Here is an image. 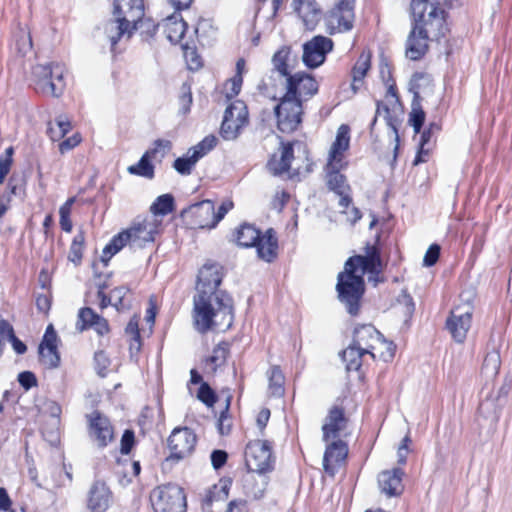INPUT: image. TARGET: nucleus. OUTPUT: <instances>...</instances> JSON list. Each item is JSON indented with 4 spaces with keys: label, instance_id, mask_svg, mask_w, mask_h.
<instances>
[{
    "label": "nucleus",
    "instance_id": "nucleus-1",
    "mask_svg": "<svg viewBox=\"0 0 512 512\" xmlns=\"http://www.w3.org/2000/svg\"><path fill=\"white\" fill-rule=\"evenodd\" d=\"M223 279V267L207 262L199 270L194 296V321L199 332L213 327L230 328L234 319L232 298L218 287Z\"/></svg>",
    "mask_w": 512,
    "mask_h": 512
},
{
    "label": "nucleus",
    "instance_id": "nucleus-2",
    "mask_svg": "<svg viewBox=\"0 0 512 512\" xmlns=\"http://www.w3.org/2000/svg\"><path fill=\"white\" fill-rule=\"evenodd\" d=\"M447 0H412L411 31L406 40V56L418 61L428 52L429 41H440L449 28L446 23Z\"/></svg>",
    "mask_w": 512,
    "mask_h": 512
},
{
    "label": "nucleus",
    "instance_id": "nucleus-3",
    "mask_svg": "<svg viewBox=\"0 0 512 512\" xmlns=\"http://www.w3.org/2000/svg\"><path fill=\"white\" fill-rule=\"evenodd\" d=\"M284 83L286 93L274 111L278 129L283 133H292L302 121L303 101L317 94L319 85L315 78L306 72L292 74Z\"/></svg>",
    "mask_w": 512,
    "mask_h": 512
},
{
    "label": "nucleus",
    "instance_id": "nucleus-4",
    "mask_svg": "<svg viewBox=\"0 0 512 512\" xmlns=\"http://www.w3.org/2000/svg\"><path fill=\"white\" fill-rule=\"evenodd\" d=\"M115 21H110L105 31L111 43V49L125 34L130 37L145 15L144 0H114Z\"/></svg>",
    "mask_w": 512,
    "mask_h": 512
},
{
    "label": "nucleus",
    "instance_id": "nucleus-5",
    "mask_svg": "<svg viewBox=\"0 0 512 512\" xmlns=\"http://www.w3.org/2000/svg\"><path fill=\"white\" fill-rule=\"evenodd\" d=\"M336 291L339 301L351 316L360 312L361 300L365 293V280L344 265V270L337 276Z\"/></svg>",
    "mask_w": 512,
    "mask_h": 512
},
{
    "label": "nucleus",
    "instance_id": "nucleus-6",
    "mask_svg": "<svg viewBox=\"0 0 512 512\" xmlns=\"http://www.w3.org/2000/svg\"><path fill=\"white\" fill-rule=\"evenodd\" d=\"M65 67L59 63L37 64L32 68L35 90L47 96L62 95Z\"/></svg>",
    "mask_w": 512,
    "mask_h": 512
},
{
    "label": "nucleus",
    "instance_id": "nucleus-7",
    "mask_svg": "<svg viewBox=\"0 0 512 512\" xmlns=\"http://www.w3.org/2000/svg\"><path fill=\"white\" fill-rule=\"evenodd\" d=\"M154 512H186V496L176 484H165L154 488L150 494Z\"/></svg>",
    "mask_w": 512,
    "mask_h": 512
},
{
    "label": "nucleus",
    "instance_id": "nucleus-8",
    "mask_svg": "<svg viewBox=\"0 0 512 512\" xmlns=\"http://www.w3.org/2000/svg\"><path fill=\"white\" fill-rule=\"evenodd\" d=\"M245 463L248 472L258 475L271 472L274 469V460L270 442L266 440L250 441L245 449Z\"/></svg>",
    "mask_w": 512,
    "mask_h": 512
},
{
    "label": "nucleus",
    "instance_id": "nucleus-9",
    "mask_svg": "<svg viewBox=\"0 0 512 512\" xmlns=\"http://www.w3.org/2000/svg\"><path fill=\"white\" fill-rule=\"evenodd\" d=\"M356 0H339L327 13L325 23L329 34L348 32L355 20Z\"/></svg>",
    "mask_w": 512,
    "mask_h": 512
},
{
    "label": "nucleus",
    "instance_id": "nucleus-10",
    "mask_svg": "<svg viewBox=\"0 0 512 512\" xmlns=\"http://www.w3.org/2000/svg\"><path fill=\"white\" fill-rule=\"evenodd\" d=\"M87 433L90 440L100 449L114 440V428L109 418L98 410L86 415Z\"/></svg>",
    "mask_w": 512,
    "mask_h": 512
},
{
    "label": "nucleus",
    "instance_id": "nucleus-11",
    "mask_svg": "<svg viewBox=\"0 0 512 512\" xmlns=\"http://www.w3.org/2000/svg\"><path fill=\"white\" fill-rule=\"evenodd\" d=\"M344 265L355 273L360 269L361 271L358 275H362V277H364L366 273L378 276L383 269L379 248L369 243L365 246L364 255L349 257Z\"/></svg>",
    "mask_w": 512,
    "mask_h": 512
},
{
    "label": "nucleus",
    "instance_id": "nucleus-12",
    "mask_svg": "<svg viewBox=\"0 0 512 512\" xmlns=\"http://www.w3.org/2000/svg\"><path fill=\"white\" fill-rule=\"evenodd\" d=\"M354 344L360 347L361 350L366 351L375 359L374 350L379 345H386L390 355L393 354L392 342H387L383 335L371 324H362L354 329L353 341Z\"/></svg>",
    "mask_w": 512,
    "mask_h": 512
},
{
    "label": "nucleus",
    "instance_id": "nucleus-13",
    "mask_svg": "<svg viewBox=\"0 0 512 512\" xmlns=\"http://www.w3.org/2000/svg\"><path fill=\"white\" fill-rule=\"evenodd\" d=\"M333 41L325 36L317 35L303 44L302 61L310 69L322 65L327 53L332 51Z\"/></svg>",
    "mask_w": 512,
    "mask_h": 512
},
{
    "label": "nucleus",
    "instance_id": "nucleus-14",
    "mask_svg": "<svg viewBox=\"0 0 512 512\" xmlns=\"http://www.w3.org/2000/svg\"><path fill=\"white\" fill-rule=\"evenodd\" d=\"M197 436L188 427L175 428L168 438V447L171 451L170 457L181 460L194 451Z\"/></svg>",
    "mask_w": 512,
    "mask_h": 512
},
{
    "label": "nucleus",
    "instance_id": "nucleus-15",
    "mask_svg": "<svg viewBox=\"0 0 512 512\" xmlns=\"http://www.w3.org/2000/svg\"><path fill=\"white\" fill-rule=\"evenodd\" d=\"M172 148V143L169 140L157 139L154 142V148L146 151L137 164L131 165L128 167L127 171L132 175H137L140 177H144L147 179L154 178V166L150 161V158H154L157 153L163 149L162 157L170 151Z\"/></svg>",
    "mask_w": 512,
    "mask_h": 512
},
{
    "label": "nucleus",
    "instance_id": "nucleus-16",
    "mask_svg": "<svg viewBox=\"0 0 512 512\" xmlns=\"http://www.w3.org/2000/svg\"><path fill=\"white\" fill-rule=\"evenodd\" d=\"M471 321V307H467L464 311H461V308L457 307L451 311L450 316L446 320V328L455 342L463 343L465 341L471 327Z\"/></svg>",
    "mask_w": 512,
    "mask_h": 512
},
{
    "label": "nucleus",
    "instance_id": "nucleus-17",
    "mask_svg": "<svg viewBox=\"0 0 512 512\" xmlns=\"http://www.w3.org/2000/svg\"><path fill=\"white\" fill-rule=\"evenodd\" d=\"M189 215L192 218L191 223L199 229H212L216 226L214 222V202L203 200L190 205L183 210L182 215Z\"/></svg>",
    "mask_w": 512,
    "mask_h": 512
},
{
    "label": "nucleus",
    "instance_id": "nucleus-18",
    "mask_svg": "<svg viewBox=\"0 0 512 512\" xmlns=\"http://www.w3.org/2000/svg\"><path fill=\"white\" fill-rule=\"evenodd\" d=\"M112 501V492L104 481L95 480L88 491L87 507L91 512H105Z\"/></svg>",
    "mask_w": 512,
    "mask_h": 512
},
{
    "label": "nucleus",
    "instance_id": "nucleus-19",
    "mask_svg": "<svg viewBox=\"0 0 512 512\" xmlns=\"http://www.w3.org/2000/svg\"><path fill=\"white\" fill-rule=\"evenodd\" d=\"M348 419L345 417L344 409L340 406H333L325 418L322 426L323 441L340 437L341 431L346 429Z\"/></svg>",
    "mask_w": 512,
    "mask_h": 512
},
{
    "label": "nucleus",
    "instance_id": "nucleus-20",
    "mask_svg": "<svg viewBox=\"0 0 512 512\" xmlns=\"http://www.w3.org/2000/svg\"><path fill=\"white\" fill-rule=\"evenodd\" d=\"M348 446L342 440H336L327 445L323 456L324 471L334 476L338 466L346 459Z\"/></svg>",
    "mask_w": 512,
    "mask_h": 512
},
{
    "label": "nucleus",
    "instance_id": "nucleus-21",
    "mask_svg": "<svg viewBox=\"0 0 512 512\" xmlns=\"http://www.w3.org/2000/svg\"><path fill=\"white\" fill-rule=\"evenodd\" d=\"M404 471L401 468L382 471L378 475V485L383 494L387 497H395L402 494L404 486L402 478Z\"/></svg>",
    "mask_w": 512,
    "mask_h": 512
},
{
    "label": "nucleus",
    "instance_id": "nucleus-22",
    "mask_svg": "<svg viewBox=\"0 0 512 512\" xmlns=\"http://www.w3.org/2000/svg\"><path fill=\"white\" fill-rule=\"evenodd\" d=\"M158 225L154 220L144 219L135 223L128 230L131 235V247L142 248L146 243L154 241V235L157 233Z\"/></svg>",
    "mask_w": 512,
    "mask_h": 512
},
{
    "label": "nucleus",
    "instance_id": "nucleus-23",
    "mask_svg": "<svg viewBox=\"0 0 512 512\" xmlns=\"http://www.w3.org/2000/svg\"><path fill=\"white\" fill-rule=\"evenodd\" d=\"M293 7L309 28H313L321 19L322 11L315 0H293Z\"/></svg>",
    "mask_w": 512,
    "mask_h": 512
},
{
    "label": "nucleus",
    "instance_id": "nucleus-24",
    "mask_svg": "<svg viewBox=\"0 0 512 512\" xmlns=\"http://www.w3.org/2000/svg\"><path fill=\"white\" fill-rule=\"evenodd\" d=\"M349 127L345 124L338 128L336 139L329 151L328 164L338 167L342 164L343 152L349 148Z\"/></svg>",
    "mask_w": 512,
    "mask_h": 512
},
{
    "label": "nucleus",
    "instance_id": "nucleus-25",
    "mask_svg": "<svg viewBox=\"0 0 512 512\" xmlns=\"http://www.w3.org/2000/svg\"><path fill=\"white\" fill-rule=\"evenodd\" d=\"M257 254L260 259L272 262L277 257L278 239L272 228L266 230L256 245Z\"/></svg>",
    "mask_w": 512,
    "mask_h": 512
},
{
    "label": "nucleus",
    "instance_id": "nucleus-26",
    "mask_svg": "<svg viewBox=\"0 0 512 512\" xmlns=\"http://www.w3.org/2000/svg\"><path fill=\"white\" fill-rule=\"evenodd\" d=\"M248 472L243 478V487L247 496L259 500L264 497L267 489L269 478L266 474L258 475L259 479L253 474Z\"/></svg>",
    "mask_w": 512,
    "mask_h": 512
},
{
    "label": "nucleus",
    "instance_id": "nucleus-27",
    "mask_svg": "<svg viewBox=\"0 0 512 512\" xmlns=\"http://www.w3.org/2000/svg\"><path fill=\"white\" fill-rule=\"evenodd\" d=\"M343 167V164H338V167L327 164V187L337 195H342L351 190L346 177L340 173Z\"/></svg>",
    "mask_w": 512,
    "mask_h": 512
},
{
    "label": "nucleus",
    "instance_id": "nucleus-28",
    "mask_svg": "<svg viewBox=\"0 0 512 512\" xmlns=\"http://www.w3.org/2000/svg\"><path fill=\"white\" fill-rule=\"evenodd\" d=\"M371 67V54L370 52H362L352 68V83L351 88L353 93L356 94L363 82L368 70Z\"/></svg>",
    "mask_w": 512,
    "mask_h": 512
},
{
    "label": "nucleus",
    "instance_id": "nucleus-29",
    "mask_svg": "<svg viewBox=\"0 0 512 512\" xmlns=\"http://www.w3.org/2000/svg\"><path fill=\"white\" fill-rule=\"evenodd\" d=\"M294 158V150L292 143H281V157L278 161L271 160L268 165L274 174L280 175L288 172L291 166V161Z\"/></svg>",
    "mask_w": 512,
    "mask_h": 512
},
{
    "label": "nucleus",
    "instance_id": "nucleus-30",
    "mask_svg": "<svg viewBox=\"0 0 512 512\" xmlns=\"http://www.w3.org/2000/svg\"><path fill=\"white\" fill-rule=\"evenodd\" d=\"M261 236L258 229L247 223L242 224L235 233L236 242L241 247H256Z\"/></svg>",
    "mask_w": 512,
    "mask_h": 512
},
{
    "label": "nucleus",
    "instance_id": "nucleus-31",
    "mask_svg": "<svg viewBox=\"0 0 512 512\" xmlns=\"http://www.w3.org/2000/svg\"><path fill=\"white\" fill-rule=\"evenodd\" d=\"M290 54L291 48L289 46H282L272 57V72H277L281 78H284V81L292 75L288 65Z\"/></svg>",
    "mask_w": 512,
    "mask_h": 512
},
{
    "label": "nucleus",
    "instance_id": "nucleus-32",
    "mask_svg": "<svg viewBox=\"0 0 512 512\" xmlns=\"http://www.w3.org/2000/svg\"><path fill=\"white\" fill-rule=\"evenodd\" d=\"M368 353L361 350L359 346L353 342L341 352L342 360L346 363L348 371H358L362 366V359Z\"/></svg>",
    "mask_w": 512,
    "mask_h": 512
},
{
    "label": "nucleus",
    "instance_id": "nucleus-33",
    "mask_svg": "<svg viewBox=\"0 0 512 512\" xmlns=\"http://www.w3.org/2000/svg\"><path fill=\"white\" fill-rule=\"evenodd\" d=\"M201 159L198 151L188 149L187 153L177 158L174 163V169L181 175H190L196 163Z\"/></svg>",
    "mask_w": 512,
    "mask_h": 512
},
{
    "label": "nucleus",
    "instance_id": "nucleus-34",
    "mask_svg": "<svg viewBox=\"0 0 512 512\" xmlns=\"http://www.w3.org/2000/svg\"><path fill=\"white\" fill-rule=\"evenodd\" d=\"M246 122L247 121H245V118H242V116H236L235 120L223 117L220 127V135L225 140H234L238 137L241 128Z\"/></svg>",
    "mask_w": 512,
    "mask_h": 512
},
{
    "label": "nucleus",
    "instance_id": "nucleus-35",
    "mask_svg": "<svg viewBox=\"0 0 512 512\" xmlns=\"http://www.w3.org/2000/svg\"><path fill=\"white\" fill-rule=\"evenodd\" d=\"M228 355L229 344L221 342L213 349L212 355L206 359V365L210 366L212 372H215L218 367L225 364Z\"/></svg>",
    "mask_w": 512,
    "mask_h": 512
},
{
    "label": "nucleus",
    "instance_id": "nucleus-36",
    "mask_svg": "<svg viewBox=\"0 0 512 512\" xmlns=\"http://www.w3.org/2000/svg\"><path fill=\"white\" fill-rule=\"evenodd\" d=\"M425 121V112L423 111L420 104L419 92H414V98L412 101V111L409 116V123L412 125L416 134L420 133L422 126Z\"/></svg>",
    "mask_w": 512,
    "mask_h": 512
},
{
    "label": "nucleus",
    "instance_id": "nucleus-37",
    "mask_svg": "<svg viewBox=\"0 0 512 512\" xmlns=\"http://www.w3.org/2000/svg\"><path fill=\"white\" fill-rule=\"evenodd\" d=\"M285 377L279 366H273L269 371V391L274 397L284 395Z\"/></svg>",
    "mask_w": 512,
    "mask_h": 512
},
{
    "label": "nucleus",
    "instance_id": "nucleus-38",
    "mask_svg": "<svg viewBox=\"0 0 512 512\" xmlns=\"http://www.w3.org/2000/svg\"><path fill=\"white\" fill-rule=\"evenodd\" d=\"M174 210V197L171 194H163L156 198L150 207L154 215L165 216Z\"/></svg>",
    "mask_w": 512,
    "mask_h": 512
},
{
    "label": "nucleus",
    "instance_id": "nucleus-39",
    "mask_svg": "<svg viewBox=\"0 0 512 512\" xmlns=\"http://www.w3.org/2000/svg\"><path fill=\"white\" fill-rule=\"evenodd\" d=\"M85 244V235L82 230L78 231L76 235L73 237L68 259L73 262L75 265H79L83 256V249Z\"/></svg>",
    "mask_w": 512,
    "mask_h": 512
},
{
    "label": "nucleus",
    "instance_id": "nucleus-40",
    "mask_svg": "<svg viewBox=\"0 0 512 512\" xmlns=\"http://www.w3.org/2000/svg\"><path fill=\"white\" fill-rule=\"evenodd\" d=\"M14 45L17 53L24 57L32 49L30 32L24 28H19L14 36Z\"/></svg>",
    "mask_w": 512,
    "mask_h": 512
},
{
    "label": "nucleus",
    "instance_id": "nucleus-41",
    "mask_svg": "<svg viewBox=\"0 0 512 512\" xmlns=\"http://www.w3.org/2000/svg\"><path fill=\"white\" fill-rule=\"evenodd\" d=\"M383 109V111L385 112V119H386V123L387 125L392 129L393 133H394V136H395V147H394V158H396L397 156V152H398V149H399V134H398V128H397V125L394 121V119L392 118V116L390 115V109L388 106L386 105H383L380 101H377V109H376V115L374 117V119L372 120V123H371V130L373 129L376 121H377V115L380 114L381 110Z\"/></svg>",
    "mask_w": 512,
    "mask_h": 512
},
{
    "label": "nucleus",
    "instance_id": "nucleus-42",
    "mask_svg": "<svg viewBox=\"0 0 512 512\" xmlns=\"http://www.w3.org/2000/svg\"><path fill=\"white\" fill-rule=\"evenodd\" d=\"M500 365L501 359L499 352L496 350L490 351L484 358L482 372L488 377H495L499 372Z\"/></svg>",
    "mask_w": 512,
    "mask_h": 512
},
{
    "label": "nucleus",
    "instance_id": "nucleus-43",
    "mask_svg": "<svg viewBox=\"0 0 512 512\" xmlns=\"http://www.w3.org/2000/svg\"><path fill=\"white\" fill-rule=\"evenodd\" d=\"M39 356L45 367L54 369L60 365V355L57 347H39Z\"/></svg>",
    "mask_w": 512,
    "mask_h": 512
},
{
    "label": "nucleus",
    "instance_id": "nucleus-44",
    "mask_svg": "<svg viewBox=\"0 0 512 512\" xmlns=\"http://www.w3.org/2000/svg\"><path fill=\"white\" fill-rule=\"evenodd\" d=\"M98 314L90 307L81 308L78 312V319L76 322V329L80 332L92 327L95 318Z\"/></svg>",
    "mask_w": 512,
    "mask_h": 512
},
{
    "label": "nucleus",
    "instance_id": "nucleus-45",
    "mask_svg": "<svg viewBox=\"0 0 512 512\" xmlns=\"http://www.w3.org/2000/svg\"><path fill=\"white\" fill-rule=\"evenodd\" d=\"M187 24L185 21H173L167 25L166 33L167 38L171 43H179L184 37Z\"/></svg>",
    "mask_w": 512,
    "mask_h": 512
},
{
    "label": "nucleus",
    "instance_id": "nucleus-46",
    "mask_svg": "<svg viewBox=\"0 0 512 512\" xmlns=\"http://www.w3.org/2000/svg\"><path fill=\"white\" fill-rule=\"evenodd\" d=\"M478 413L481 416L490 419L493 423L497 422L499 419V411L492 399L487 398L483 400L478 407Z\"/></svg>",
    "mask_w": 512,
    "mask_h": 512
},
{
    "label": "nucleus",
    "instance_id": "nucleus-47",
    "mask_svg": "<svg viewBox=\"0 0 512 512\" xmlns=\"http://www.w3.org/2000/svg\"><path fill=\"white\" fill-rule=\"evenodd\" d=\"M197 397L208 407H212L217 401V395L207 383H201Z\"/></svg>",
    "mask_w": 512,
    "mask_h": 512
},
{
    "label": "nucleus",
    "instance_id": "nucleus-48",
    "mask_svg": "<svg viewBox=\"0 0 512 512\" xmlns=\"http://www.w3.org/2000/svg\"><path fill=\"white\" fill-rule=\"evenodd\" d=\"M192 101L191 87L187 83H184L181 87V95L179 97L180 110L183 114H187L190 111Z\"/></svg>",
    "mask_w": 512,
    "mask_h": 512
},
{
    "label": "nucleus",
    "instance_id": "nucleus-49",
    "mask_svg": "<svg viewBox=\"0 0 512 512\" xmlns=\"http://www.w3.org/2000/svg\"><path fill=\"white\" fill-rule=\"evenodd\" d=\"M236 116H242V118H245V121H247V110L242 101H236L230 104L224 112V117L231 120H235Z\"/></svg>",
    "mask_w": 512,
    "mask_h": 512
},
{
    "label": "nucleus",
    "instance_id": "nucleus-50",
    "mask_svg": "<svg viewBox=\"0 0 512 512\" xmlns=\"http://www.w3.org/2000/svg\"><path fill=\"white\" fill-rule=\"evenodd\" d=\"M217 144V138L213 135L206 136L197 145L191 147L192 150H196L201 154V158L210 152Z\"/></svg>",
    "mask_w": 512,
    "mask_h": 512
},
{
    "label": "nucleus",
    "instance_id": "nucleus-51",
    "mask_svg": "<svg viewBox=\"0 0 512 512\" xmlns=\"http://www.w3.org/2000/svg\"><path fill=\"white\" fill-rule=\"evenodd\" d=\"M128 292L129 289L125 286L116 287L111 291V298L114 300L113 306L118 311L125 309L127 307V305L124 302V298Z\"/></svg>",
    "mask_w": 512,
    "mask_h": 512
},
{
    "label": "nucleus",
    "instance_id": "nucleus-52",
    "mask_svg": "<svg viewBox=\"0 0 512 512\" xmlns=\"http://www.w3.org/2000/svg\"><path fill=\"white\" fill-rule=\"evenodd\" d=\"M229 407H230V398L227 399L225 409L220 413L218 423H217L218 431L221 435L228 434L231 429V423H230L229 417H228Z\"/></svg>",
    "mask_w": 512,
    "mask_h": 512
},
{
    "label": "nucleus",
    "instance_id": "nucleus-53",
    "mask_svg": "<svg viewBox=\"0 0 512 512\" xmlns=\"http://www.w3.org/2000/svg\"><path fill=\"white\" fill-rule=\"evenodd\" d=\"M135 444V435L132 430H125L121 438L120 452L123 455H128Z\"/></svg>",
    "mask_w": 512,
    "mask_h": 512
},
{
    "label": "nucleus",
    "instance_id": "nucleus-54",
    "mask_svg": "<svg viewBox=\"0 0 512 512\" xmlns=\"http://www.w3.org/2000/svg\"><path fill=\"white\" fill-rule=\"evenodd\" d=\"M440 256V246L438 244H432L426 251L423 258V265L431 267L436 264Z\"/></svg>",
    "mask_w": 512,
    "mask_h": 512
},
{
    "label": "nucleus",
    "instance_id": "nucleus-55",
    "mask_svg": "<svg viewBox=\"0 0 512 512\" xmlns=\"http://www.w3.org/2000/svg\"><path fill=\"white\" fill-rule=\"evenodd\" d=\"M185 59L190 70H198L202 67L201 57L196 53L195 50L184 47Z\"/></svg>",
    "mask_w": 512,
    "mask_h": 512
},
{
    "label": "nucleus",
    "instance_id": "nucleus-56",
    "mask_svg": "<svg viewBox=\"0 0 512 512\" xmlns=\"http://www.w3.org/2000/svg\"><path fill=\"white\" fill-rule=\"evenodd\" d=\"M57 339H58L57 333L54 330L53 325L50 324L46 328L45 334L43 336V339H42L39 347H43V348L57 347V345H56Z\"/></svg>",
    "mask_w": 512,
    "mask_h": 512
},
{
    "label": "nucleus",
    "instance_id": "nucleus-57",
    "mask_svg": "<svg viewBox=\"0 0 512 512\" xmlns=\"http://www.w3.org/2000/svg\"><path fill=\"white\" fill-rule=\"evenodd\" d=\"M18 382L25 390H29L37 385V378L33 372L23 371L18 375Z\"/></svg>",
    "mask_w": 512,
    "mask_h": 512
},
{
    "label": "nucleus",
    "instance_id": "nucleus-58",
    "mask_svg": "<svg viewBox=\"0 0 512 512\" xmlns=\"http://www.w3.org/2000/svg\"><path fill=\"white\" fill-rule=\"evenodd\" d=\"M114 249L120 251L126 244L131 246V235L128 233V230H124L117 235H115L111 241Z\"/></svg>",
    "mask_w": 512,
    "mask_h": 512
},
{
    "label": "nucleus",
    "instance_id": "nucleus-59",
    "mask_svg": "<svg viewBox=\"0 0 512 512\" xmlns=\"http://www.w3.org/2000/svg\"><path fill=\"white\" fill-rule=\"evenodd\" d=\"M94 361L97 368V373L104 377L105 371L109 365V359L103 351H98L94 355Z\"/></svg>",
    "mask_w": 512,
    "mask_h": 512
},
{
    "label": "nucleus",
    "instance_id": "nucleus-60",
    "mask_svg": "<svg viewBox=\"0 0 512 512\" xmlns=\"http://www.w3.org/2000/svg\"><path fill=\"white\" fill-rule=\"evenodd\" d=\"M6 339L11 342L12 347L17 354H24L26 352L27 346L15 336L13 327L11 325L9 331L7 332Z\"/></svg>",
    "mask_w": 512,
    "mask_h": 512
},
{
    "label": "nucleus",
    "instance_id": "nucleus-61",
    "mask_svg": "<svg viewBox=\"0 0 512 512\" xmlns=\"http://www.w3.org/2000/svg\"><path fill=\"white\" fill-rule=\"evenodd\" d=\"M210 458L212 466L214 467V469L218 470L225 465L228 458V454L224 450L217 449L212 451Z\"/></svg>",
    "mask_w": 512,
    "mask_h": 512
},
{
    "label": "nucleus",
    "instance_id": "nucleus-62",
    "mask_svg": "<svg viewBox=\"0 0 512 512\" xmlns=\"http://www.w3.org/2000/svg\"><path fill=\"white\" fill-rule=\"evenodd\" d=\"M81 142V137L79 134H74L71 137L63 140L59 144V151L61 154H65L66 152L75 148Z\"/></svg>",
    "mask_w": 512,
    "mask_h": 512
},
{
    "label": "nucleus",
    "instance_id": "nucleus-63",
    "mask_svg": "<svg viewBox=\"0 0 512 512\" xmlns=\"http://www.w3.org/2000/svg\"><path fill=\"white\" fill-rule=\"evenodd\" d=\"M232 200L226 199L219 206L217 212L214 210V222L216 225L225 217V215L233 208Z\"/></svg>",
    "mask_w": 512,
    "mask_h": 512
},
{
    "label": "nucleus",
    "instance_id": "nucleus-64",
    "mask_svg": "<svg viewBox=\"0 0 512 512\" xmlns=\"http://www.w3.org/2000/svg\"><path fill=\"white\" fill-rule=\"evenodd\" d=\"M91 328H94V330L99 335H105L109 332L108 321L105 318L101 317L100 315H98L97 318H95V321L93 322Z\"/></svg>",
    "mask_w": 512,
    "mask_h": 512
}]
</instances>
